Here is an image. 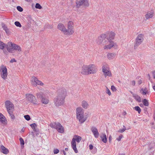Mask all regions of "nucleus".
Masks as SVG:
<instances>
[{
    "instance_id": "9d476101",
    "label": "nucleus",
    "mask_w": 155,
    "mask_h": 155,
    "mask_svg": "<svg viewBox=\"0 0 155 155\" xmlns=\"http://www.w3.org/2000/svg\"><path fill=\"white\" fill-rule=\"evenodd\" d=\"M31 81L32 85L35 87L37 85L41 86H43L44 85V83L43 82L39 80L35 76H33L31 78Z\"/></svg>"
},
{
    "instance_id": "c9c22d12",
    "label": "nucleus",
    "mask_w": 155,
    "mask_h": 155,
    "mask_svg": "<svg viewBox=\"0 0 155 155\" xmlns=\"http://www.w3.org/2000/svg\"><path fill=\"white\" fill-rule=\"evenodd\" d=\"M15 24L17 27H21V25L20 24V23L18 21L15 22Z\"/></svg>"
},
{
    "instance_id": "4468645a",
    "label": "nucleus",
    "mask_w": 155,
    "mask_h": 155,
    "mask_svg": "<svg viewBox=\"0 0 155 155\" xmlns=\"http://www.w3.org/2000/svg\"><path fill=\"white\" fill-rule=\"evenodd\" d=\"M89 74L95 73L97 71V67L94 64L88 65Z\"/></svg>"
},
{
    "instance_id": "f257e3e1",
    "label": "nucleus",
    "mask_w": 155,
    "mask_h": 155,
    "mask_svg": "<svg viewBox=\"0 0 155 155\" xmlns=\"http://www.w3.org/2000/svg\"><path fill=\"white\" fill-rule=\"evenodd\" d=\"M66 94V91L64 89L58 91V95L54 99V103L55 106L59 107L64 104Z\"/></svg>"
},
{
    "instance_id": "e433bc0d",
    "label": "nucleus",
    "mask_w": 155,
    "mask_h": 155,
    "mask_svg": "<svg viewBox=\"0 0 155 155\" xmlns=\"http://www.w3.org/2000/svg\"><path fill=\"white\" fill-rule=\"evenodd\" d=\"M2 27L3 28V29L5 30L6 32L7 33V30H8V29L7 28L6 26L4 24H2Z\"/></svg>"
},
{
    "instance_id": "49530a36",
    "label": "nucleus",
    "mask_w": 155,
    "mask_h": 155,
    "mask_svg": "<svg viewBox=\"0 0 155 155\" xmlns=\"http://www.w3.org/2000/svg\"><path fill=\"white\" fill-rule=\"evenodd\" d=\"M123 137V136L122 135H121L118 138H117V140L118 141H120L121 140V138Z\"/></svg>"
},
{
    "instance_id": "0e129e2a",
    "label": "nucleus",
    "mask_w": 155,
    "mask_h": 155,
    "mask_svg": "<svg viewBox=\"0 0 155 155\" xmlns=\"http://www.w3.org/2000/svg\"><path fill=\"white\" fill-rule=\"evenodd\" d=\"M141 105H143L142 104H140V106H141Z\"/></svg>"
},
{
    "instance_id": "aec40b11",
    "label": "nucleus",
    "mask_w": 155,
    "mask_h": 155,
    "mask_svg": "<svg viewBox=\"0 0 155 155\" xmlns=\"http://www.w3.org/2000/svg\"><path fill=\"white\" fill-rule=\"evenodd\" d=\"M154 15V12L153 11H150L147 12L145 15V18L147 19L149 18H152Z\"/></svg>"
},
{
    "instance_id": "393cba45",
    "label": "nucleus",
    "mask_w": 155,
    "mask_h": 155,
    "mask_svg": "<svg viewBox=\"0 0 155 155\" xmlns=\"http://www.w3.org/2000/svg\"><path fill=\"white\" fill-rule=\"evenodd\" d=\"M101 138L102 139V141L104 143H106L107 142V139L106 136L105 134H103L101 136Z\"/></svg>"
},
{
    "instance_id": "09e8293b",
    "label": "nucleus",
    "mask_w": 155,
    "mask_h": 155,
    "mask_svg": "<svg viewBox=\"0 0 155 155\" xmlns=\"http://www.w3.org/2000/svg\"><path fill=\"white\" fill-rule=\"evenodd\" d=\"M16 61L15 59L14 58H13L10 61V62L11 63H13V62H15Z\"/></svg>"
},
{
    "instance_id": "2eb2a0df",
    "label": "nucleus",
    "mask_w": 155,
    "mask_h": 155,
    "mask_svg": "<svg viewBox=\"0 0 155 155\" xmlns=\"http://www.w3.org/2000/svg\"><path fill=\"white\" fill-rule=\"evenodd\" d=\"M102 71L105 77L107 76L110 77L111 76L110 71L109 70L108 68L105 65H103L102 67Z\"/></svg>"
},
{
    "instance_id": "f3484780",
    "label": "nucleus",
    "mask_w": 155,
    "mask_h": 155,
    "mask_svg": "<svg viewBox=\"0 0 155 155\" xmlns=\"http://www.w3.org/2000/svg\"><path fill=\"white\" fill-rule=\"evenodd\" d=\"M91 130L94 137L96 138H98L99 135V133L97 128L95 127H92L91 128Z\"/></svg>"
},
{
    "instance_id": "79ce46f5",
    "label": "nucleus",
    "mask_w": 155,
    "mask_h": 155,
    "mask_svg": "<svg viewBox=\"0 0 155 155\" xmlns=\"http://www.w3.org/2000/svg\"><path fill=\"white\" fill-rule=\"evenodd\" d=\"M30 126L33 129H35V127H36L37 125L35 123H33L31 124L30 125Z\"/></svg>"
},
{
    "instance_id": "603ef678",
    "label": "nucleus",
    "mask_w": 155,
    "mask_h": 155,
    "mask_svg": "<svg viewBox=\"0 0 155 155\" xmlns=\"http://www.w3.org/2000/svg\"><path fill=\"white\" fill-rule=\"evenodd\" d=\"M142 83V81L140 80L138 81V84H141Z\"/></svg>"
},
{
    "instance_id": "c85d7f7f",
    "label": "nucleus",
    "mask_w": 155,
    "mask_h": 155,
    "mask_svg": "<svg viewBox=\"0 0 155 155\" xmlns=\"http://www.w3.org/2000/svg\"><path fill=\"white\" fill-rule=\"evenodd\" d=\"M5 120V117L2 114L0 113V121L2 123L4 122Z\"/></svg>"
},
{
    "instance_id": "72a5a7b5",
    "label": "nucleus",
    "mask_w": 155,
    "mask_h": 155,
    "mask_svg": "<svg viewBox=\"0 0 155 155\" xmlns=\"http://www.w3.org/2000/svg\"><path fill=\"white\" fill-rule=\"evenodd\" d=\"M11 117V118L12 119H14L15 118V117L14 115L13 114V111L8 112Z\"/></svg>"
},
{
    "instance_id": "a18cd8bd",
    "label": "nucleus",
    "mask_w": 155,
    "mask_h": 155,
    "mask_svg": "<svg viewBox=\"0 0 155 155\" xmlns=\"http://www.w3.org/2000/svg\"><path fill=\"white\" fill-rule=\"evenodd\" d=\"M53 152H54V154H56L58 153L59 152V151L58 149H54V150Z\"/></svg>"
},
{
    "instance_id": "473e14b6",
    "label": "nucleus",
    "mask_w": 155,
    "mask_h": 155,
    "mask_svg": "<svg viewBox=\"0 0 155 155\" xmlns=\"http://www.w3.org/2000/svg\"><path fill=\"white\" fill-rule=\"evenodd\" d=\"M124 128L122 129H120L118 131V132L119 133H122L124 132L125 130H126V127L124 126H123Z\"/></svg>"
},
{
    "instance_id": "6e6552de",
    "label": "nucleus",
    "mask_w": 155,
    "mask_h": 155,
    "mask_svg": "<svg viewBox=\"0 0 155 155\" xmlns=\"http://www.w3.org/2000/svg\"><path fill=\"white\" fill-rule=\"evenodd\" d=\"M0 71L2 78L4 80L6 79L8 75L7 69L6 67L3 65H2L1 67Z\"/></svg>"
},
{
    "instance_id": "9b49d317",
    "label": "nucleus",
    "mask_w": 155,
    "mask_h": 155,
    "mask_svg": "<svg viewBox=\"0 0 155 155\" xmlns=\"http://www.w3.org/2000/svg\"><path fill=\"white\" fill-rule=\"evenodd\" d=\"M143 35L142 34H140L138 35L136 38L135 42L134 44V48H137L139 46L143 41Z\"/></svg>"
},
{
    "instance_id": "864d4df0",
    "label": "nucleus",
    "mask_w": 155,
    "mask_h": 155,
    "mask_svg": "<svg viewBox=\"0 0 155 155\" xmlns=\"http://www.w3.org/2000/svg\"><path fill=\"white\" fill-rule=\"evenodd\" d=\"M62 152H63L64 155H66V153L64 150H63Z\"/></svg>"
},
{
    "instance_id": "f8f14e48",
    "label": "nucleus",
    "mask_w": 155,
    "mask_h": 155,
    "mask_svg": "<svg viewBox=\"0 0 155 155\" xmlns=\"http://www.w3.org/2000/svg\"><path fill=\"white\" fill-rule=\"evenodd\" d=\"M73 22L72 21H69L68 23V29H67V35H72L74 32L73 29Z\"/></svg>"
},
{
    "instance_id": "cd10ccee",
    "label": "nucleus",
    "mask_w": 155,
    "mask_h": 155,
    "mask_svg": "<svg viewBox=\"0 0 155 155\" xmlns=\"http://www.w3.org/2000/svg\"><path fill=\"white\" fill-rule=\"evenodd\" d=\"M36 96L37 98H41L42 99V97H43V93L41 92H38L36 94Z\"/></svg>"
},
{
    "instance_id": "5701e85b",
    "label": "nucleus",
    "mask_w": 155,
    "mask_h": 155,
    "mask_svg": "<svg viewBox=\"0 0 155 155\" xmlns=\"http://www.w3.org/2000/svg\"><path fill=\"white\" fill-rule=\"evenodd\" d=\"M81 106L84 108L87 109L89 106V104L87 101H83L81 102Z\"/></svg>"
},
{
    "instance_id": "6e6d98bb",
    "label": "nucleus",
    "mask_w": 155,
    "mask_h": 155,
    "mask_svg": "<svg viewBox=\"0 0 155 155\" xmlns=\"http://www.w3.org/2000/svg\"><path fill=\"white\" fill-rule=\"evenodd\" d=\"M68 148H66L65 149V150L66 151H68Z\"/></svg>"
},
{
    "instance_id": "1a4fd4ad",
    "label": "nucleus",
    "mask_w": 155,
    "mask_h": 155,
    "mask_svg": "<svg viewBox=\"0 0 155 155\" xmlns=\"http://www.w3.org/2000/svg\"><path fill=\"white\" fill-rule=\"evenodd\" d=\"M76 4L77 8H79L81 6L88 7L89 5L87 0H77Z\"/></svg>"
},
{
    "instance_id": "5fc2aeb1",
    "label": "nucleus",
    "mask_w": 155,
    "mask_h": 155,
    "mask_svg": "<svg viewBox=\"0 0 155 155\" xmlns=\"http://www.w3.org/2000/svg\"><path fill=\"white\" fill-rule=\"evenodd\" d=\"M148 77L149 78V79H150V75L149 74H148Z\"/></svg>"
},
{
    "instance_id": "e2e57ef3",
    "label": "nucleus",
    "mask_w": 155,
    "mask_h": 155,
    "mask_svg": "<svg viewBox=\"0 0 155 155\" xmlns=\"http://www.w3.org/2000/svg\"><path fill=\"white\" fill-rule=\"evenodd\" d=\"M25 0L28 2H30L31 1V0Z\"/></svg>"
},
{
    "instance_id": "338daca9",
    "label": "nucleus",
    "mask_w": 155,
    "mask_h": 155,
    "mask_svg": "<svg viewBox=\"0 0 155 155\" xmlns=\"http://www.w3.org/2000/svg\"><path fill=\"white\" fill-rule=\"evenodd\" d=\"M154 129H155V127H154Z\"/></svg>"
},
{
    "instance_id": "412c9836",
    "label": "nucleus",
    "mask_w": 155,
    "mask_h": 155,
    "mask_svg": "<svg viewBox=\"0 0 155 155\" xmlns=\"http://www.w3.org/2000/svg\"><path fill=\"white\" fill-rule=\"evenodd\" d=\"M116 54L115 53H108L107 55L108 58L109 60H112L114 59L116 56Z\"/></svg>"
},
{
    "instance_id": "2f4dec72",
    "label": "nucleus",
    "mask_w": 155,
    "mask_h": 155,
    "mask_svg": "<svg viewBox=\"0 0 155 155\" xmlns=\"http://www.w3.org/2000/svg\"><path fill=\"white\" fill-rule=\"evenodd\" d=\"M134 109L136 111H137L139 114H140L141 111V109L139 106H136L134 107Z\"/></svg>"
},
{
    "instance_id": "4be33fe9",
    "label": "nucleus",
    "mask_w": 155,
    "mask_h": 155,
    "mask_svg": "<svg viewBox=\"0 0 155 155\" xmlns=\"http://www.w3.org/2000/svg\"><path fill=\"white\" fill-rule=\"evenodd\" d=\"M1 152L5 154H7L9 153L8 150L4 147L3 145L1 146Z\"/></svg>"
},
{
    "instance_id": "c03bdc74",
    "label": "nucleus",
    "mask_w": 155,
    "mask_h": 155,
    "mask_svg": "<svg viewBox=\"0 0 155 155\" xmlns=\"http://www.w3.org/2000/svg\"><path fill=\"white\" fill-rule=\"evenodd\" d=\"M111 89L112 90V91L114 92L115 91L117 90L116 88L115 87L114 85H112L111 86Z\"/></svg>"
},
{
    "instance_id": "c756f323",
    "label": "nucleus",
    "mask_w": 155,
    "mask_h": 155,
    "mask_svg": "<svg viewBox=\"0 0 155 155\" xmlns=\"http://www.w3.org/2000/svg\"><path fill=\"white\" fill-rule=\"evenodd\" d=\"M143 105L145 106H148L149 105L148 101L146 99H144L142 101Z\"/></svg>"
},
{
    "instance_id": "ea45409f",
    "label": "nucleus",
    "mask_w": 155,
    "mask_h": 155,
    "mask_svg": "<svg viewBox=\"0 0 155 155\" xmlns=\"http://www.w3.org/2000/svg\"><path fill=\"white\" fill-rule=\"evenodd\" d=\"M25 119L27 120H29L30 119V117L29 115H27L24 116Z\"/></svg>"
},
{
    "instance_id": "bb28decb",
    "label": "nucleus",
    "mask_w": 155,
    "mask_h": 155,
    "mask_svg": "<svg viewBox=\"0 0 155 155\" xmlns=\"http://www.w3.org/2000/svg\"><path fill=\"white\" fill-rule=\"evenodd\" d=\"M41 102L44 104H48L49 101V100L47 98H46L45 97H42L41 100Z\"/></svg>"
},
{
    "instance_id": "8fccbe9b",
    "label": "nucleus",
    "mask_w": 155,
    "mask_h": 155,
    "mask_svg": "<svg viewBox=\"0 0 155 155\" xmlns=\"http://www.w3.org/2000/svg\"><path fill=\"white\" fill-rule=\"evenodd\" d=\"M89 149L90 150H92L93 148V146L92 144H90L89 145Z\"/></svg>"
},
{
    "instance_id": "b1692460",
    "label": "nucleus",
    "mask_w": 155,
    "mask_h": 155,
    "mask_svg": "<svg viewBox=\"0 0 155 155\" xmlns=\"http://www.w3.org/2000/svg\"><path fill=\"white\" fill-rule=\"evenodd\" d=\"M131 93L132 94L134 97L137 101L139 102H141V98L139 96L136 94H133L132 92Z\"/></svg>"
},
{
    "instance_id": "a211bd4d",
    "label": "nucleus",
    "mask_w": 155,
    "mask_h": 155,
    "mask_svg": "<svg viewBox=\"0 0 155 155\" xmlns=\"http://www.w3.org/2000/svg\"><path fill=\"white\" fill-rule=\"evenodd\" d=\"M57 27L58 29L63 32L65 35H67V29L63 24L61 23L59 24Z\"/></svg>"
},
{
    "instance_id": "7ed1b4c3",
    "label": "nucleus",
    "mask_w": 155,
    "mask_h": 155,
    "mask_svg": "<svg viewBox=\"0 0 155 155\" xmlns=\"http://www.w3.org/2000/svg\"><path fill=\"white\" fill-rule=\"evenodd\" d=\"M76 116L77 119L81 124L84 123L88 117V113H85L84 114L83 109L81 107H78L76 108Z\"/></svg>"
},
{
    "instance_id": "4c0bfd02",
    "label": "nucleus",
    "mask_w": 155,
    "mask_h": 155,
    "mask_svg": "<svg viewBox=\"0 0 155 155\" xmlns=\"http://www.w3.org/2000/svg\"><path fill=\"white\" fill-rule=\"evenodd\" d=\"M106 93L107 94H108L109 96H110L111 94V92H110V90L109 89H108L107 87H106Z\"/></svg>"
},
{
    "instance_id": "58836bf2",
    "label": "nucleus",
    "mask_w": 155,
    "mask_h": 155,
    "mask_svg": "<svg viewBox=\"0 0 155 155\" xmlns=\"http://www.w3.org/2000/svg\"><path fill=\"white\" fill-rule=\"evenodd\" d=\"M19 140L21 145H24L25 144V142L23 139L22 138H20Z\"/></svg>"
},
{
    "instance_id": "37998d69",
    "label": "nucleus",
    "mask_w": 155,
    "mask_h": 155,
    "mask_svg": "<svg viewBox=\"0 0 155 155\" xmlns=\"http://www.w3.org/2000/svg\"><path fill=\"white\" fill-rule=\"evenodd\" d=\"M17 10L19 12H22L23 10V8L20 6H18L17 7Z\"/></svg>"
},
{
    "instance_id": "4d7b16f0",
    "label": "nucleus",
    "mask_w": 155,
    "mask_h": 155,
    "mask_svg": "<svg viewBox=\"0 0 155 155\" xmlns=\"http://www.w3.org/2000/svg\"><path fill=\"white\" fill-rule=\"evenodd\" d=\"M118 155H125L124 153H119Z\"/></svg>"
},
{
    "instance_id": "69168bd1",
    "label": "nucleus",
    "mask_w": 155,
    "mask_h": 155,
    "mask_svg": "<svg viewBox=\"0 0 155 155\" xmlns=\"http://www.w3.org/2000/svg\"><path fill=\"white\" fill-rule=\"evenodd\" d=\"M124 113H125V114H126V112H125Z\"/></svg>"
},
{
    "instance_id": "f03ea898",
    "label": "nucleus",
    "mask_w": 155,
    "mask_h": 155,
    "mask_svg": "<svg viewBox=\"0 0 155 155\" xmlns=\"http://www.w3.org/2000/svg\"><path fill=\"white\" fill-rule=\"evenodd\" d=\"M107 36L105 34H102L99 36L97 40V42L99 45L104 46V49H111L113 47L112 41H107L106 40Z\"/></svg>"
},
{
    "instance_id": "de8ad7c7",
    "label": "nucleus",
    "mask_w": 155,
    "mask_h": 155,
    "mask_svg": "<svg viewBox=\"0 0 155 155\" xmlns=\"http://www.w3.org/2000/svg\"><path fill=\"white\" fill-rule=\"evenodd\" d=\"M131 84L133 86L135 85V81H133L131 82Z\"/></svg>"
},
{
    "instance_id": "dca6fc26",
    "label": "nucleus",
    "mask_w": 155,
    "mask_h": 155,
    "mask_svg": "<svg viewBox=\"0 0 155 155\" xmlns=\"http://www.w3.org/2000/svg\"><path fill=\"white\" fill-rule=\"evenodd\" d=\"M88 65H84L82 67L81 73L83 75L89 74Z\"/></svg>"
},
{
    "instance_id": "a19ab883",
    "label": "nucleus",
    "mask_w": 155,
    "mask_h": 155,
    "mask_svg": "<svg viewBox=\"0 0 155 155\" xmlns=\"http://www.w3.org/2000/svg\"><path fill=\"white\" fill-rule=\"evenodd\" d=\"M113 47L115 49H117L118 48V45L116 43H114V41H113Z\"/></svg>"
},
{
    "instance_id": "052dcab7",
    "label": "nucleus",
    "mask_w": 155,
    "mask_h": 155,
    "mask_svg": "<svg viewBox=\"0 0 155 155\" xmlns=\"http://www.w3.org/2000/svg\"><path fill=\"white\" fill-rule=\"evenodd\" d=\"M153 88L155 91V85L153 86Z\"/></svg>"
},
{
    "instance_id": "39448f33",
    "label": "nucleus",
    "mask_w": 155,
    "mask_h": 155,
    "mask_svg": "<svg viewBox=\"0 0 155 155\" xmlns=\"http://www.w3.org/2000/svg\"><path fill=\"white\" fill-rule=\"evenodd\" d=\"M82 138L80 136L75 135L72 139L71 142L72 147L75 152L76 153H78V150L76 148V141L79 143L81 140Z\"/></svg>"
},
{
    "instance_id": "6ab92c4d",
    "label": "nucleus",
    "mask_w": 155,
    "mask_h": 155,
    "mask_svg": "<svg viewBox=\"0 0 155 155\" xmlns=\"http://www.w3.org/2000/svg\"><path fill=\"white\" fill-rule=\"evenodd\" d=\"M115 35V33L114 32H109L107 35V36H108L107 38L108 41H111V40L114 39Z\"/></svg>"
},
{
    "instance_id": "0eeeda50",
    "label": "nucleus",
    "mask_w": 155,
    "mask_h": 155,
    "mask_svg": "<svg viewBox=\"0 0 155 155\" xmlns=\"http://www.w3.org/2000/svg\"><path fill=\"white\" fill-rule=\"evenodd\" d=\"M26 97L27 100L29 102L35 104H38L36 99L33 94H26Z\"/></svg>"
},
{
    "instance_id": "7c9ffc66",
    "label": "nucleus",
    "mask_w": 155,
    "mask_h": 155,
    "mask_svg": "<svg viewBox=\"0 0 155 155\" xmlns=\"http://www.w3.org/2000/svg\"><path fill=\"white\" fill-rule=\"evenodd\" d=\"M7 46L6 44L3 43L2 42L0 41V49H3L4 48Z\"/></svg>"
},
{
    "instance_id": "a878e982",
    "label": "nucleus",
    "mask_w": 155,
    "mask_h": 155,
    "mask_svg": "<svg viewBox=\"0 0 155 155\" xmlns=\"http://www.w3.org/2000/svg\"><path fill=\"white\" fill-rule=\"evenodd\" d=\"M142 93L143 95H145L147 94H149V92L147 88H142L141 89Z\"/></svg>"
},
{
    "instance_id": "bf43d9fd",
    "label": "nucleus",
    "mask_w": 155,
    "mask_h": 155,
    "mask_svg": "<svg viewBox=\"0 0 155 155\" xmlns=\"http://www.w3.org/2000/svg\"><path fill=\"white\" fill-rule=\"evenodd\" d=\"M27 52H28V51H26L25 52H24V54H25V55H26L27 53Z\"/></svg>"
},
{
    "instance_id": "680f3d73",
    "label": "nucleus",
    "mask_w": 155,
    "mask_h": 155,
    "mask_svg": "<svg viewBox=\"0 0 155 155\" xmlns=\"http://www.w3.org/2000/svg\"><path fill=\"white\" fill-rule=\"evenodd\" d=\"M109 140L110 141L111 139V136L109 137Z\"/></svg>"
},
{
    "instance_id": "3c124183",
    "label": "nucleus",
    "mask_w": 155,
    "mask_h": 155,
    "mask_svg": "<svg viewBox=\"0 0 155 155\" xmlns=\"http://www.w3.org/2000/svg\"><path fill=\"white\" fill-rule=\"evenodd\" d=\"M153 78L155 79V71L153 72Z\"/></svg>"
},
{
    "instance_id": "20e7f679",
    "label": "nucleus",
    "mask_w": 155,
    "mask_h": 155,
    "mask_svg": "<svg viewBox=\"0 0 155 155\" xmlns=\"http://www.w3.org/2000/svg\"><path fill=\"white\" fill-rule=\"evenodd\" d=\"M7 48L8 52L12 53L13 50L17 51L19 52L21 51V48L18 45L9 42L7 45Z\"/></svg>"
},
{
    "instance_id": "ddd939ff",
    "label": "nucleus",
    "mask_w": 155,
    "mask_h": 155,
    "mask_svg": "<svg viewBox=\"0 0 155 155\" xmlns=\"http://www.w3.org/2000/svg\"><path fill=\"white\" fill-rule=\"evenodd\" d=\"M5 106L8 112L13 111L14 106L12 103L9 101H7L5 102Z\"/></svg>"
},
{
    "instance_id": "423d86ee",
    "label": "nucleus",
    "mask_w": 155,
    "mask_h": 155,
    "mask_svg": "<svg viewBox=\"0 0 155 155\" xmlns=\"http://www.w3.org/2000/svg\"><path fill=\"white\" fill-rule=\"evenodd\" d=\"M50 125L52 128L56 129L59 133H62L64 132V127L58 122H53L51 123Z\"/></svg>"
},
{
    "instance_id": "13d9d810",
    "label": "nucleus",
    "mask_w": 155,
    "mask_h": 155,
    "mask_svg": "<svg viewBox=\"0 0 155 155\" xmlns=\"http://www.w3.org/2000/svg\"><path fill=\"white\" fill-rule=\"evenodd\" d=\"M21 132H24V130L23 129V128L21 130Z\"/></svg>"
},
{
    "instance_id": "f704fd0d",
    "label": "nucleus",
    "mask_w": 155,
    "mask_h": 155,
    "mask_svg": "<svg viewBox=\"0 0 155 155\" xmlns=\"http://www.w3.org/2000/svg\"><path fill=\"white\" fill-rule=\"evenodd\" d=\"M35 7L36 8L39 9H41L42 8L40 5L38 3L36 4Z\"/></svg>"
}]
</instances>
